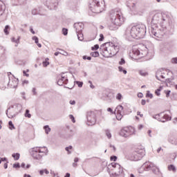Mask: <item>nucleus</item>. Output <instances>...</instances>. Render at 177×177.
<instances>
[{
	"label": "nucleus",
	"instance_id": "f257e3e1",
	"mask_svg": "<svg viewBox=\"0 0 177 177\" xmlns=\"http://www.w3.org/2000/svg\"><path fill=\"white\" fill-rule=\"evenodd\" d=\"M145 34L146 26H145L144 24H139L132 26L131 28H127L124 32V37L125 38H127V39L131 41L132 38L140 39V38L145 37Z\"/></svg>",
	"mask_w": 177,
	"mask_h": 177
},
{
	"label": "nucleus",
	"instance_id": "f03ea898",
	"mask_svg": "<svg viewBox=\"0 0 177 177\" xmlns=\"http://www.w3.org/2000/svg\"><path fill=\"white\" fill-rule=\"evenodd\" d=\"M111 24L108 26L109 30L114 31L124 24V17L120 8L111 10L110 12Z\"/></svg>",
	"mask_w": 177,
	"mask_h": 177
},
{
	"label": "nucleus",
	"instance_id": "7ed1b4c3",
	"mask_svg": "<svg viewBox=\"0 0 177 177\" xmlns=\"http://www.w3.org/2000/svg\"><path fill=\"white\" fill-rule=\"evenodd\" d=\"M120 46L114 45L113 42H106L100 47V53L104 57H113L118 53Z\"/></svg>",
	"mask_w": 177,
	"mask_h": 177
},
{
	"label": "nucleus",
	"instance_id": "20e7f679",
	"mask_svg": "<svg viewBox=\"0 0 177 177\" xmlns=\"http://www.w3.org/2000/svg\"><path fill=\"white\" fill-rule=\"evenodd\" d=\"M149 34L153 35V37L156 38L158 41H160L165 34V28L160 26H151L149 30Z\"/></svg>",
	"mask_w": 177,
	"mask_h": 177
},
{
	"label": "nucleus",
	"instance_id": "39448f33",
	"mask_svg": "<svg viewBox=\"0 0 177 177\" xmlns=\"http://www.w3.org/2000/svg\"><path fill=\"white\" fill-rule=\"evenodd\" d=\"M103 8H104L103 0H93L89 6V8L93 13H101V12H103Z\"/></svg>",
	"mask_w": 177,
	"mask_h": 177
},
{
	"label": "nucleus",
	"instance_id": "423d86ee",
	"mask_svg": "<svg viewBox=\"0 0 177 177\" xmlns=\"http://www.w3.org/2000/svg\"><path fill=\"white\" fill-rule=\"evenodd\" d=\"M148 53L149 49L145 45H140L138 49L133 50V55H134V56H137L138 59H142V57L147 56Z\"/></svg>",
	"mask_w": 177,
	"mask_h": 177
},
{
	"label": "nucleus",
	"instance_id": "0eeeda50",
	"mask_svg": "<svg viewBox=\"0 0 177 177\" xmlns=\"http://www.w3.org/2000/svg\"><path fill=\"white\" fill-rule=\"evenodd\" d=\"M145 154H146L145 149H136L129 156V158L131 161H139V160H142Z\"/></svg>",
	"mask_w": 177,
	"mask_h": 177
},
{
	"label": "nucleus",
	"instance_id": "6e6552de",
	"mask_svg": "<svg viewBox=\"0 0 177 177\" xmlns=\"http://www.w3.org/2000/svg\"><path fill=\"white\" fill-rule=\"evenodd\" d=\"M134 133L135 129L132 127H124L120 132V136H123V138H128V136H131V135H133Z\"/></svg>",
	"mask_w": 177,
	"mask_h": 177
},
{
	"label": "nucleus",
	"instance_id": "1a4fd4ad",
	"mask_svg": "<svg viewBox=\"0 0 177 177\" xmlns=\"http://www.w3.org/2000/svg\"><path fill=\"white\" fill-rule=\"evenodd\" d=\"M95 124H96V115H95V112H87V124L95 125Z\"/></svg>",
	"mask_w": 177,
	"mask_h": 177
},
{
	"label": "nucleus",
	"instance_id": "9d476101",
	"mask_svg": "<svg viewBox=\"0 0 177 177\" xmlns=\"http://www.w3.org/2000/svg\"><path fill=\"white\" fill-rule=\"evenodd\" d=\"M152 117L153 118L157 120L158 121H160V122H167V121L171 120V118L169 117V115L167 114L162 115V113L154 115Z\"/></svg>",
	"mask_w": 177,
	"mask_h": 177
},
{
	"label": "nucleus",
	"instance_id": "9b49d317",
	"mask_svg": "<svg viewBox=\"0 0 177 177\" xmlns=\"http://www.w3.org/2000/svg\"><path fill=\"white\" fill-rule=\"evenodd\" d=\"M167 75H168V71L164 68L158 69L156 73V77L158 81L165 80V78H167Z\"/></svg>",
	"mask_w": 177,
	"mask_h": 177
},
{
	"label": "nucleus",
	"instance_id": "f8f14e48",
	"mask_svg": "<svg viewBox=\"0 0 177 177\" xmlns=\"http://www.w3.org/2000/svg\"><path fill=\"white\" fill-rule=\"evenodd\" d=\"M161 20H162V15L160 13L155 14L151 19V27H156L157 24L161 23Z\"/></svg>",
	"mask_w": 177,
	"mask_h": 177
},
{
	"label": "nucleus",
	"instance_id": "ddd939ff",
	"mask_svg": "<svg viewBox=\"0 0 177 177\" xmlns=\"http://www.w3.org/2000/svg\"><path fill=\"white\" fill-rule=\"evenodd\" d=\"M12 75V73L9 72L8 73L9 82L8 84V86L10 88H17V85H19V79H16L15 77H12V80H10V75Z\"/></svg>",
	"mask_w": 177,
	"mask_h": 177
},
{
	"label": "nucleus",
	"instance_id": "4468645a",
	"mask_svg": "<svg viewBox=\"0 0 177 177\" xmlns=\"http://www.w3.org/2000/svg\"><path fill=\"white\" fill-rule=\"evenodd\" d=\"M143 165H144L145 168H146L147 171H149V169H151V171H153V172L154 174H157V172H158L160 171L158 167H157V166L154 165V163L148 162L144 163Z\"/></svg>",
	"mask_w": 177,
	"mask_h": 177
},
{
	"label": "nucleus",
	"instance_id": "2eb2a0df",
	"mask_svg": "<svg viewBox=\"0 0 177 177\" xmlns=\"http://www.w3.org/2000/svg\"><path fill=\"white\" fill-rule=\"evenodd\" d=\"M111 165L113 168L115 169V175H120L121 174H124V170H122V167L118 163L112 162Z\"/></svg>",
	"mask_w": 177,
	"mask_h": 177
},
{
	"label": "nucleus",
	"instance_id": "dca6fc26",
	"mask_svg": "<svg viewBox=\"0 0 177 177\" xmlns=\"http://www.w3.org/2000/svg\"><path fill=\"white\" fill-rule=\"evenodd\" d=\"M67 82H68V79L64 74H62L61 77L58 79L57 85L62 86V85H64V84H67Z\"/></svg>",
	"mask_w": 177,
	"mask_h": 177
},
{
	"label": "nucleus",
	"instance_id": "f3484780",
	"mask_svg": "<svg viewBox=\"0 0 177 177\" xmlns=\"http://www.w3.org/2000/svg\"><path fill=\"white\" fill-rule=\"evenodd\" d=\"M74 28H75L76 33L82 32L84 30V24L79 22L74 24Z\"/></svg>",
	"mask_w": 177,
	"mask_h": 177
},
{
	"label": "nucleus",
	"instance_id": "a211bd4d",
	"mask_svg": "<svg viewBox=\"0 0 177 177\" xmlns=\"http://www.w3.org/2000/svg\"><path fill=\"white\" fill-rule=\"evenodd\" d=\"M39 153L43 156H46L48 154V148L46 147H40Z\"/></svg>",
	"mask_w": 177,
	"mask_h": 177
},
{
	"label": "nucleus",
	"instance_id": "6ab92c4d",
	"mask_svg": "<svg viewBox=\"0 0 177 177\" xmlns=\"http://www.w3.org/2000/svg\"><path fill=\"white\" fill-rule=\"evenodd\" d=\"M169 143H171V145H177V138H176L174 136H169Z\"/></svg>",
	"mask_w": 177,
	"mask_h": 177
},
{
	"label": "nucleus",
	"instance_id": "aec40b11",
	"mask_svg": "<svg viewBox=\"0 0 177 177\" xmlns=\"http://www.w3.org/2000/svg\"><path fill=\"white\" fill-rule=\"evenodd\" d=\"M31 156L35 160H41V158L44 157V155H41V153H32Z\"/></svg>",
	"mask_w": 177,
	"mask_h": 177
},
{
	"label": "nucleus",
	"instance_id": "412c9836",
	"mask_svg": "<svg viewBox=\"0 0 177 177\" xmlns=\"http://www.w3.org/2000/svg\"><path fill=\"white\" fill-rule=\"evenodd\" d=\"M4 10L5 3H3L2 1H0V16H2V15H3Z\"/></svg>",
	"mask_w": 177,
	"mask_h": 177
},
{
	"label": "nucleus",
	"instance_id": "4be33fe9",
	"mask_svg": "<svg viewBox=\"0 0 177 177\" xmlns=\"http://www.w3.org/2000/svg\"><path fill=\"white\" fill-rule=\"evenodd\" d=\"M116 113L119 114H122V111L124 110V107L122 105H119L116 107Z\"/></svg>",
	"mask_w": 177,
	"mask_h": 177
},
{
	"label": "nucleus",
	"instance_id": "5701e85b",
	"mask_svg": "<svg viewBox=\"0 0 177 177\" xmlns=\"http://www.w3.org/2000/svg\"><path fill=\"white\" fill-rule=\"evenodd\" d=\"M39 149L40 147H36L32 149V151H30V154L35 153H39Z\"/></svg>",
	"mask_w": 177,
	"mask_h": 177
},
{
	"label": "nucleus",
	"instance_id": "b1692460",
	"mask_svg": "<svg viewBox=\"0 0 177 177\" xmlns=\"http://www.w3.org/2000/svg\"><path fill=\"white\" fill-rule=\"evenodd\" d=\"M76 34L77 35V39L79 41H84V35L82 34V32H79Z\"/></svg>",
	"mask_w": 177,
	"mask_h": 177
},
{
	"label": "nucleus",
	"instance_id": "393cba45",
	"mask_svg": "<svg viewBox=\"0 0 177 177\" xmlns=\"http://www.w3.org/2000/svg\"><path fill=\"white\" fill-rule=\"evenodd\" d=\"M12 157H13V158L15 161H17V160H19V158H20V153H13L12 155Z\"/></svg>",
	"mask_w": 177,
	"mask_h": 177
},
{
	"label": "nucleus",
	"instance_id": "a878e982",
	"mask_svg": "<svg viewBox=\"0 0 177 177\" xmlns=\"http://www.w3.org/2000/svg\"><path fill=\"white\" fill-rule=\"evenodd\" d=\"M169 171H173V172H176V167L174 165H170L168 166Z\"/></svg>",
	"mask_w": 177,
	"mask_h": 177
},
{
	"label": "nucleus",
	"instance_id": "bb28decb",
	"mask_svg": "<svg viewBox=\"0 0 177 177\" xmlns=\"http://www.w3.org/2000/svg\"><path fill=\"white\" fill-rule=\"evenodd\" d=\"M44 129L45 130V133L48 135L49 132H50V129L49 128V126L46 125L44 127Z\"/></svg>",
	"mask_w": 177,
	"mask_h": 177
},
{
	"label": "nucleus",
	"instance_id": "cd10ccee",
	"mask_svg": "<svg viewBox=\"0 0 177 177\" xmlns=\"http://www.w3.org/2000/svg\"><path fill=\"white\" fill-rule=\"evenodd\" d=\"M91 56H92V57H99V52L97 51H95L91 53Z\"/></svg>",
	"mask_w": 177,
	"mask_h": 177
},
{
	"label": "nucleus",
	"instance_id": "c85d7f7f",
	"mask_svg": "<svg viewBox=\"0 0 177 177\" xmlns=\"http://www.w3.org/2000/svg\"><path fill=\"white\" fill-rule=\"evenodd\" d=\"M8 125H9V129H11V131L12 129H16V128H15V125L13 124V122H12V121L8 122Z\"/></svg>",
	"mask_w": 177,
	"mask_h": 177
},
{
	"label": "nucleus",
	"instance_id": "c756f323",
	"mask_svg": "<svg viewBox=\"0 0 177 177\" xmlns=\"http://www.w3.org/2000/svg\"><path fill=\"white\" fill-rule=\"evenodd\" d=\"M106 136H107L108 139H111V133H110V130L106 129L105 130Z\"/></svg>",
	"mask_w": 177,
	"mask_h": 177
},
{
	"label": "nucleus",
	"instance_id": "7c9ffc66",
	"mask_svg": "<svg viewBox=\"0 0 177 177\" xmlns=\"http://www.w3.org/2000/svg\"><path fill=\"white\" fill-rule=\"evenodd\" d=\"M9 28H10V27L8 25H6L5 26L4 32H5L6 35H9V31H8V30H9Z\"/></svg>",
	"mask_w": 177,
	"mask_h": 177
},
{
	"label": "nucleus",
	"instance_id": "2f4dec72",
	"mask_svg": "<svg viewBox=\"0 0 177 177\" xmlns=\"http://www.w3.org/2000/svg\"><path fill=\"white\" fill-rule=\"evenodd\" d=\"M72 149H73V146H71V145L66 147L65 148V150H66V151L68 152V154H70L71 153V151L70 150H72Z\"/></svg>",
	"mask_w": 177,
	"mask_h": 177
},
{
	"label": "nucleus",
	"instance_id": "473e14b6",
	"mask_svg": "<svg viewBox=\"0 0 177 177\" xmlns=\"http://www.w3.org/2000/svg\"><path fill=\"white\" fill-rule=\"evenodd\" d=\"M25 117L28 118H31V114H30V110L26 109L25 113Z\"/></svg>",
	"mask_w": 177,
	"mask_h": 177
},
{
	"label": "nucleus",
	"instance_id": "72a5a7b5",
	"mask_svg": "<svg viewBox=\"0 0 177 177\" xmlns=\"http://www.w3.org/2000/svg\"><path fill=\"white\" fill-rule=\"evenodd\" d=\"M118 70L120 73H123L124 74H127V70L124 69V68H122V66H119L118 67Z\"/></svg>",
	"mask_w": 177,
	"mask_h": 177
},
{
	"label": "nucleus",
	"instance_id": "f704fd0d",
	"mask_svg": "<svg viewBox=\"0 0 177 177\" xmlns=\"http://www.w3.org/2000/svg\"><path fill=\"white\" fill-rule=\"evenodd\" d=\"M12 42H15V44H19V42H20V37H18L17 39L15 37H12Z\"/></svg>",
	"mask_w": 177,
	"mask_h": 177
},
{
	"label": "nucleus",
	"instance_id": "c9c22d12",
	"mask_svg": "<svg viewBox=\"0 0 177 177\" xmlns=\"http://www.w3.org/2000/svg\"><path fill=\"white\" fill-rule=\"evenodd\" d=\"M162 89V87H160L159 88H158L156 91L155 93L157 96H160V92H161V90Z\"/></svg>",
	"mask_w": 177,
	"mask_h": 177
},
{
	"label": "nucleus",
	"instance_id": "e433bc0d",
	"mask_svg": "<svg viewBox=\"0 0 177 177\" xmlns=\"http://www.w3.org/2000/svg\"><path fill=\"white\" fill-rule=\"evenodd\" d=\"M116 118L118 121H121L122 118V113H117Z\"/></svg>",
	"mask_w": 177,
	"mask_h": 177
},
{
	"label": "nucleus",
	"instance_id": "4c0bfd02",
	"mask_svg": "<svg viewBox=\"0 0 177 177\" xmlns=\"http://www.w3.org/2000/svg\"><path fill=\"white\" fill-rule=\"evenodd\" d=\"M62 34L64 35H67V34H68V30H67V28H63L62 29Z\"/></svg>",
	"mask_w": 177,
	"mask_h": 177
},
{
	"label": "nucleus",
	"instance_id": "58836bf2",
	"mask_svg": "<svg viewBox=\"0 0 177 177\" xmlns=\"http://www.w3.org/2000/svg\"><path fill=\"white\" fill-rule=\"evenodd\" d=\"M12 168L19 169L20 168V163L17 162L13 165Z\"/></svg>",
	"mask_w": 177,
	"mask_h": 177
},
{
	"label": "nucleus",
	"instance_id": "ea45409f",
	"mask_svg": "<svg viewBox=\"0 0 177 177\" xmlns=\"http://www.w3.org/2000/svg\"><path fill=\"white\" fill-rule=\"evenodd\" d=\"M171 62L173 64H177V57L172 58L171 60Z\"/></svg>",
	"mask_w": 177,
	"mask_h": 177
},
{
	"label": "nucleus",
	"instance_id": "a19ab883",
	"mask_svg": "<svg viewBox=\"0 0 177 177\" xmlns=\"http://www.w3.org/2000/svg\"><path fill=\"white\" fill-rule=\"evenodd\" d=\"M97 49H99V45L98 44H95L94 46H93L91 48L92 50H97Z\"/></svg>",
	"mask_w": 177,
	"mask_h": 177
},
{
	"label": "nucleus",
	"instance_id": "79ce46f5",
	"mask_svg": "<svg viewBox=\"0 0 177 177\" xmlns=\"http://www.w3.org/2000/svg\"><path fill=\"white\" fill-rule=\"evenodd\" d=\"M119 64L120 66H122L123 64H125V59L124 58H121L120 61L119 62Z\"/></svg>",
	"mask_w": 177,
	"mask_h": 177
},
{
	"label": "nucleus",
	"instance_id": "37998d69",
	"mask_svg": "<svg viewBox=\"0 0 177 177\" xmlns=\"http://www.w3.org/2000/svg\"><path fill=\"white\" fill-rule=\"evenodd\" d=\"M59 55H63L64 56H67L68 53L63 50H62L61 52H59Z\"/></svg>",
	"mask_w": 177,
	"mask_h": 177
},
{
	"label": "nucleus",
	"instance_id": "c03bdc74",
	"mask_svg": "<svg viewBox=\"0 0 177 177\" xmlns=\"http://www.w3.org/2000/svg\"><path fill=\"white\" fill-rule=\"evenodd\" d=\"M32 39L33 41H35V44H38V42H39L38 37H37L36 36H34V37L32 38Z\"/></svg>",
	"mask_w": 177,
	"mask_h": 177
},
{
	"label": "nucleus",
	"instance_id": "a18cd8bd",
	"mask_svg": "<svg viewBox=\"0 0 177 177\" xmlns=\"http://www.w3.org/2000/svg\"><path fill=\"white\" fill-rule=\"evenodd\" d=\"M76 84L78 85L79 88H82V85H84L82 82H76Z\"/></svg>",
	"mask_w": 177,
	"mask_h": 177
},
{
	"label": "nucleus",
	"instance_id": "49530a36",
	"mask_svg": "<svg viewBox=\"0 0 177 177\" xmlns=\"http://www.w3.org/2000/svg\"><path fill=\"white\" fill-rule=\"evenodd\" d=\"M43 66L44 67H48V66H49V62L48 61L43 62Z\"/></svg>",
	"mask_w": 177,
	"mask_h": 177
},
{
	"label": "nucleus",
	"instance_id": "de8ad7c7",
	"mask_svg": "<svg viewBox=\"0 0 177 177\" xmlns=\"http://www.w3.org/2000/svg\"><path fill=\"white\" fill-rule=\"evenodd\" d=\"M122 97V95H121V93H118V94L117 95V96H116V99H117L118 100H121Z\"/></svg>",
	"mask_w": 177,
	"mask_h": 177
},
{
	"label": "nucleus",
	"instance_id": "09e8293b",
	"mask_svg": "<svg viewBox=\"0 0 177 177\" xmlns=\"http://www.w3.org/2000/svg\"><path fill=\"white\" fill-rule=\"evenodd\" d=\"M69 118L71 120V121L73 122H75V118H74V116L73 115H70Z\"/></svg>",
	"mask_w": 177,
	"mask_h": 177
},
{
	"label": "nucleus",
	"instance_id": "8fccbe9b",
	"mask_svg": "<svg viewBox=\"0 0 177 177\" xmlns=\"http://www.w3.org/2000/svg\"><path fill=\"white\" fill-rule=\"evenodd\" d=\"M165 93H166V97H169V95L171 93V91L170 90H168V91H165Z\"/></svg>",
	"mask_w": 177,
	"mask_h": 177
},
{
	"label": "nucleus",
	"instance_id": "3c124183",
	"mask_svg": "<svg viewBox=\"0 0 177 177\" xmlns=\"http://www.w3.org/2000/svg\"><path fill=\"white\" fill-rule=\"evenodd\" d=\"M111 161H117V156H111Z\"/></svg>",
	"mask_w": 177,
	"mask_h": 177
},
{
	"label": "nucleus",
	"instance_id": "603ef678",
	"mask_svg": "<svg viewBox=\"0 0 177 177\" xmlns=\"http://www.w3.org/2000/svg\"><path fill=\"white\" fill-rule=\"evenodd\" d=\"M100 39H99V41H103V39H104V36L103 35V34H100Z\"/></svg>",
	"mask_w": 177,
	"mask_h": 177
},
{
	"label": "nucleus",
	"instance_id": "864d4df0",
	"mask_svg": "<svg viewBox=\"0 0 177 177\" xmlns=\"http://www.w3.org/2000/svg\"><path fill=\"white\" fill-rule=\"evenodd\" d=\"M131 9H132L133 10H135L136 9V3H132Z\"/></svg>",
	"mask_w": 177,
	"mask_h": 177
},
{
	"label": "nucleus",
	"instance_id": "5fc2aeb1",
	"mask_svg": "<svg viewBox=\"0 0 177 177\" xmlns=\"http://www.w3.org/2000/svg\"><path fill=\"white\" fill-rule=\"evenodd\" d=\"M146 96L147 97H150V99H153V94L151 93H147Z\"/></svg>",
	"mask_w": 177,
	"mask_h": 177
},
{
	"label": "nucleus",
	"instance_id": "6e6d98bb",
	"mask_svg": "<svg viewBox=\"0 0 177 177\" xmlns=\"http://www.w3.org/2000/svg\"><path fill=\"white\" fill-rule=\"evenodd\" d=\"M115 177H125V176L124 175V174H115Z\"/></svg>",
	"mask_w": 177,
	"mask_h": 177
},
{
	"label": "nucleus",
	"instance_id": "4d7b16f0",
	"mask_svg": "<svg viewBox=\"0 0 177 177\" xmlns=\"http://www.w3.org/2000/svg\"><path fill=\"white\" fill-rule=\"evenodd\" d=\"M109 147H111V149H113V151H115L116 149L115 147L111 144L109 145Z\"/></svg>",
	"mask_w": 177,
	"mask_h": 177
},
{
	"label": "nucleus",
	"instance_id": "13d9d810",
	"mask_svg": "<svg viewBox=\"0 0 177 177\" xmlns=\"http://www.w3.org/2000/svg\"><path fill=\"white\" fill-rule=\"evenodd\" d=\"M30 32H32V34H35V31H34V29H32V27H30Z\"/></svg>",
	"mask_w": 177,
	"mask_h": 177
},
{
	"label": "nucleus",
	"instance_id": "bf43d9fd",
	"mask_svg": "<svg viewBox=\"0 0 177 177\" xmlns=\"http://www.w3.org/2000/svg\"><path fill=\"white\" fill-rule=\"evenodd\" d=\"M69 103L70 104L74 105L75 104V100H70Z\"/></svg>",
	"mask_w": 177,
	"mask_h": 177
},
{
	"label": "nucleus",
	"instance_id": "052dcab7",
	"mask_svg": "<svg viewBox=\"0 0 177 177\" xmlns=\"http://www.w3.org/2000/svg\"><path fill=\"white\" fill-rule=\"evenodd\" d=\"M24 75H25L26 77H30V75L28 73H26V71H23Z\"/></svg>",
	"mask_w": 177,
	"mask_h": 177
},
{
	"label": "nucleus",
	"instance_id": "680f3d73",
	"mask_svg": "<svg viewBox=\"0 0 177 177\" xmlns=\"http://www.w3.org/2000/svg\"><path fill=\"white\" fill-rule=\"evenodd\" d=\"M138 97H140V98L143 97V93H139L138 94Z\"/></svg>",
	"mask_w": 177,
	"mask_h": 177
},
{
	"label": "nucleus",
	"instance_id": "e2e57ef3",
	"mask_svg": "<svg viewBox=\"0 0 177 177\" xmlns=\"http://www.w3.org/2000/svg\"><path fill=\"white\" fill-rule=\"evenodd\" d=\"M141 104H142V106H145V104H146V100H142V101H141Z\"/></svg>",
	"mask_w": 177,
	"mask_h": 177
},
{
	"label": "nucleus",
	"instance_id": "0e129e2a",
	"mask_svg": "<svg viewBox=\"0 0 177 177\" xmlns=\"http://www.w3.org/2000/svg\"><path fill=\"white\" fill-rule=\"evenodd\" d=\"M140 75H142V77H145L146 75V73L142 72V71H140Z\"/></svg>",
	"mask_w": 177,
	"mask_h": 177
},
{
	"label": "nucleus",
	"instance_id": "69168bd1",
	"mask_svg": "<svg viewBox=\"0 0 177 177\" xmlns=\"http://www.w3.org/2000/svg\"><path fill=\"white\" fill-rule=\"evenodd\" d=\"M137 115H140V117H141V118H142V117H143V114H141L140 111L137 112Z\"/></svg>",
	"mask_w": 177,
	"mask_h": 177
},
{
	"label": "nucleus",
	"instance_id": "338daca9",
	"mask_svg": "<svg viewBox=\"0 0 177 177\" xmlns=\"http://www.w3.org/2000/svg\"><path fill=\"white\" fill-rule=\"evenodd\" d=\"M148 135L150 138H151V130L148 131Z\"/></svg>",
	"mask_w": 177,
	"mask_h": 177
},
{
	"label": "nucleus",
	"instance_id": "774afa93",
	"mask_svg": "<svg viewBox=\"0 0 177 177\" xmlns=\"http://www.w3.org/2000/svg\"><path fill=\"white\" fill-rule=\"evenodd\" d=\"M1 161H8L6 158H1Z\"/></svg>",
	"mask_w": 177,
	"mask_h": 177
}]
</instances>
